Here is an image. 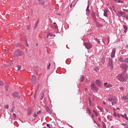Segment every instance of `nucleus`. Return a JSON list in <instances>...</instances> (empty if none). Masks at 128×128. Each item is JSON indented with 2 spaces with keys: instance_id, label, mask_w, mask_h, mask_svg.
Segmentation results:
<instances>
[{
  "instance_id": "f257e3e1",
  "label": "nucleus",
  "mask_w": 128,
  "mask_h": 128,
  "mask_svg": "<svg viewBox=\"0 0 128 128\" xmlns=\"http://www.w3.org/2000/svg\"><path fill=\"white\" fill-rule=\"evenodd\" d=\"M117 78L120 82H124L126 80V76L124 74H119L117 76Z\"/></svg>"
},
{
  "instance_id": "f03ea898",
  "label": "nucleus",
  "mask_w": 128,
  "mask_h": 128,
  "mask_svg": "<svg viewBox=\"0 0 128 128\" xmlns=\"http://www.w3.org/2000/svg\"><path fill=\"white\" fill-rule=\"evenodd\" d=\"M108 102H111L112 103L110 104V106H114V104H116V97H114L112 98H108Z\"/></svg>"
},
{
  "instance_id": "7ed1b4c3",
  "label": "nucleus",
  "mask_w": 128,
  "mask_h": 128,
  "mask_svg": "<svg viewBox=\"0 0 128 128\" xmlns=\"http://www.w3.org/2000/svg\"><path fill=\"white\" fill-rule=\"evenodd\" d=\"M14 56H22V52L20 50H16L15 51V52L14 54Z\"/></svg>"
},
{
  "instance_id": "20e7f679",
  "label": "nucleus",
  "mask_w": 128,
  "mask_h": 128,
  "mask_svg": "<svg viewBox=\"0 0 128 128\" xmlns=\"http://www.w3.org/2000/svg\"><path fill=\"white\" fill-rule=\"evenodd\" d=\"M108 66L109 68L112 70V68L114 66V64H112V59L109 58Z\"/></svg>"
},
{
  "instance_id": "39448f33",
  "label": "nucleus",
  "mask_w": 128,
  "mask_h": 128,
  "mask_svg": "<svg viewBox=\"0 0 128 128\" xmlns=\"http://www.w3.org/2000/svg\"><path fill=\"white\" fill-rule=\"evenodd\" d=\"M90 86L92 90H94V92H98V87L96 86L94 84H92Z\"/></svg>"
},
{
  "instance_id": "423d86ee",
  "label": "nucleus",
  "mask_w": 128,
  "mask_h": 128,
  "mask_svg": "<svg viewBox=\"0 0 128 128\" xmlns=\"http://www.w3.org/2000/svg\"><path fill=\"white\" fill-rule=\"evenodd\" d=\"M84 46H86V48H88V50L92 48V45L90 43H84Z\"/></svg>"
},
{
  "instance_id": "0eeeda50",
  "label": "nucleus",
  "mask_w": 128,
  "mask_h": 128,
  "mask_svg": "<svg viewBox=\"0 0 128 128\" xmlns=\"http://www.w3.org/2000/svg\"><path fill=\"white\" fill-rule=\"evenodd\" d=\"M116 48H113L110 55V56L111 58H114L116 56Z\"/></svg>"
},
{
  "instance_id": "6e6552de",
  "label": "nucleus",
  "mask_w": 128,
  "mask_h": 128,
  "mask_svg": "<svg viewBox=\"0 0 128 128\" xmlns=\"http://www.w3.org/2000/svg\"><path fill=\"white\" fill-rule=\"evenodd\" d=\"M32 82L33 84H36V76H32Z\"/></svg>"
},
{
  "instance_id": "1a4fd4ad",
  "label": "nucleus",
  "mask_w": 128,
  "mask_h": 128,
  "mask_svg": "<svg viewBox=\"0 0 128 128\" xmlns=\"http://www.w3.org/2000/svg\"><path fill=\"white\" fill-rule=\"evenodd\" d=\"M96 84L98 86H102V82H100V80H96Z\"/></svg>"
},
{
  "instance_id": "9d476101",
  "label": "nucleus",
  "mask_w": 128,
  "mask_h": 128,
  "mask_svg": "<svg viewBox=\"0 0 128 128\" xmlns=\"http://www.w3.org/2000/svg\"><path fill=\"white\" fill-rule=\"evenodd\" d=\"M12 96H14V98H20V94L16 92L13 93Z\"/></svg>"
},
{
  "instance_id": "9b49d317",
  "label": "nucleus",
  "mask_w": 128,
  "mask_h": 128,
  "mask_svg": "<svg viewBox=\"0 0 128 128\" xmlns=\"http://www.w3.org/2000/svg\"><path fill=\"white\" fill-rule=\"evenodd\" d=\"M104 86H106V88H112V84H108L107 82L105 83L104 84Z\"/></svg>"
},
{
  "instance_id": "f8f14e48",
  "label": "nucleus",
  "mask_w": 128,
  "mask_h": 128,
  "mask_svg": "<svg viewBox=\"0 0 128 128\" xmlns=\"http://www.w3.org/2000/svg\"><path fill=\"white\" fill-rule=\"evenodd\" d=\"M108 9H105L104 10V16H108Z\"/></svg>"
},
{
  "instance_id": "ddd939ff",
  "label": "nucleus",
  "mask_w": 128,
  "mask_h": 128,
  "mask_svg": "<svg viewBox=\"0 0 128 128\" xmlns=\"http://www.w3.org/2000/svg\"><path fill=\"white\" fill-rule=\"evenodd\" d=\"M44 92H46L44 90L42 91V92H41V94H40V96H41L40 100H42V98H44Z\"/></svg>"
},
{
  "instance_id": "4468645a",
  "label": "nucleus",
  "mask_w": 128,
  "mask_h": 128,
  "mask_svg": "<svg viewBox=\"0 0 128 128\" xmlns=\"http://www.w3.org/2000/svg\"><path fill=\"white\" fill-rule=\"evenodd\" d=\"M93 18H96V16H97V18H98V13L96 12H94L92 13V14Z\"/></svg>"
},
{
  "instance_id": "2eb2a0df",
  "label": "nucleus",
  "mask_w": 128,
  "mask_h": 128,
  "mask_svg": "<svg viewBox=\"0 0 128 128\" xmlns=\"http://www.w3.org/2000/svg\"><path fill=\"white\" fill-rule=\"evenodd\" d=\"M38 1L39 2V4H46L44 0H38Z\"/></svg>"
},
{
  "instance_id": "dca6fc26",
  "label": "nucleus",
  "mask_w": 128,
  "mask_h": 128,
  "mask_svg": "<svg viewBox=\"0 0 128 128\" xmlns=\"http://www.w3.org/2000/svg\"><path fill=\"white\" fill-rule=\"evenodd\" d=\"M120 66L124 68V70H126L128 68V65L126 64H122V65H120Z\"/></svg>"
},
{
  "instance_id": "f3484780",
  "label": "nucleus",
  "mask_w": 128,
  "mask_h": 128,
  "mask_svg": "<svg viewBox=\"0 0 128 128\" xmlns=\"http://www.w3.org/2000/svg\"><path fill=\"white\" fill-rule=\"evenodd\" d=\"M123 28H124V32L126 34V32H128V26H126L124 25Z\"/></svg>"
},
{
  "instance_id": "a211bd4d",
  "label": "nucleus",
  "mask_w": 128,
  "mask_h": 128,
  "mask_svg": "<svg viewBox=\"0 0 128 128\" xmlns=\"http://www.w3.org/2000/svg\"><path fill=\"white\" fill-rule=\"evenodd\" d=\"M46 110L47 112H48V114H52V112H50V108H48V106H46Z\"/></svg>"
},
{
  "instance_id": "6ab92c4d",
  "label": "nucleus",
  "mask_w": 128,
  "mask_h": 128,
  "mask_svg": "<svg viewBox=\"0 0 128 128\" xmlns=\"http://www.w3.org/2000/svg\"><path fill=\"white\" fill-rule=\"evenodd\" d=\"M56 23L54 22L53 24L51 26L52 28H58V26H56Z\"/></svg>"
},
{
  "instance_id": "aec40b11",
  "label": "nucleus",
  "mask_w": 128,
  "mask_h": 128,
  "mask_svg": "<svg viewBox=\"0 0 128 128\" xmlns=\"http://www.w3.org/2000/svg\"><path fill=\"white\" fill-rule=\"evenodd\" d=\"M122 118H125L126 120H128V118L126 116V114H124V115L120 114V115Z\"/></svg>"
},
{
  "instance_id": "412c9836",
  "label": "nucleus",
  "mask_w": 128,
  "mask_h": 128,
  "mask_svg": "<svg viewBox=\"0 0 128 128\" xmlns=\"http://www.w3.org/2000/svg\"><path fill=\"white\" fill-rule=\"evenodd\" d=\"M80 80V82H84V76H81Z\"/></svg>"
},
{
  "instance_id": "4be33fe9",
  "label": "nucleus",
  "mask_w": 128,
  "mask_h": 128,
  "mask_svg": "<svg viewBox=\"0 0 128 128\" xmlns=\"http://www.w3.org/2000/svg\"><path fill=\"white\" fill-rule=\"evenodd\" d=\"M32 114V109L30 108L28 110V115L30 116Z\"/></svg>"
},
{
  "instance_id": "5701e85b",
  "label": "nucleus",
  "mask_w": 128,
  "mask_h": 128,
  "mask_svg": "<svg viewBox=\"0 0 128 128\" xmlns=\"http://www.w3.org/2000/svg\"><path fill=\"white\" fill-rule=\"evenodd\" d=\"M95 40H96V42L98 44H100V40L98 39V38H94Z\"/></svg>"
},
{
  "instance_id": "b1692460",
  "label": "nucleus",
  "mask_w": 128,
  "mask_h": 128,
  "mask_svg": "<svg viewBox=\"0 0 128 128\" xmlns=\"http://www.w3.org/2000/svg\"><path fill=\"white\" fill-rule=\"evenodd\" d=\"M114 1L116 2H120V4H122V2H124L121 0H114Z\"/></svg>"
},
{
  "instance_id": "393cba45",
  "label": "nucleus",
  "mask_w": 128,
  "mask_h": 128,
  "mask_svg": "<svg viewBox=\"0 0 128 128\" xmlns=\"http://www.w3.org/2000/svg\"><path fill=\"white\" fill-rule=\"evenodd\" d=\"M17 68H18V70L20 71V69L22 68V66H20V65H18Z\"/></svg>"
},
{
  "instance_id": "a878e982",
  "label": "nucleus",
  "mask_w": 128,
  "mask_h": 128,
  "mask_svg": "<svg viewBox=\"0 0 128 128\" xmlns=\"http://www.w3.org/2000/svg\"><path fill=\"white\" fill-rule=\"evenodd\" d=\"M48 36H51V38L52 36L54 38V36H56V35H54L50 33H48Z\"/></svg>"
},
{
  "instance_id": "bb28decb",
  "label": "nucleus",
  "mask_w": 128,
  "mask_h": 128,
  "mask_svg": "<svg viewBox=\"0 0 128 128\" xmlns=\"http://www.w3.org/2000/svg\"><path fill=\"white\" fill-rule=\"evenodd\" d=\"M93 112L95 116H98V112H96V110H93Z\"/></svg>"
},
{
  "instance_id": "cd10ccee",
  "label": "nucleus",
  "mask_w": 128,
  "mask_h": 128,
  "mask_svg": "<svg viewBox=\"0 0 128 128\" xmlns=\"http://www.w3.org/2000/svg\"><path fill=\"white\" fill-rule=\"evenodd\" d=\"M38 20L36 23H35V26H34V28H36V26H38Z\"/></svg>"
},
{
  "instance_id": "c85d7f7f",
  "label": "nucleus",
  "mask_w": 128,
  "mask_h": 128,
  "mask_svg": "<svg viewBox=\"0 0 128 128\" xmlns=\"http://www.w3.org/2000/svg\"><path fill=\"white\" fill-rule=\"evenodd\" d=\"M94 71L95 72H100V68H95Z\"/></svg>"
},
{
  "instance_id": "c756f323",
  "label": "nucleus",
  "mask_w": 128,
  "mask_h": 128,
  "mask_svg": "<svg viewBox=\"0 0 128 128\" xmlns=\"http://www.w3.org/2000/svg\"><path fill=\"white\" fill-rule=\"evenodd\" d=\"M124 62H128V58H126L124 60Z\"/></svg>"
},
{
  "instance_id": "7c9ffc66",
  "label": "nucleus",
  "mask_w": 128,
  "mask_h": 128,
  "mask_svg": "<svg viewBox=\"0 0 128 128\" xmlns=\"http://www.w3.org/2000/svg\"><path fill=\"white\" fill-rule=\"evenodd\" d=\"M88 111L90 114H92V112H90V108H88Z\"/></svg>"
},
{
  "instance_id": "2f4dec72",
  "label": "nucleus",
  "mask_w": 128,
  "mask_h": 128,
  "mask_svg": "<svg viewBox=\"0 0 128 128\" xmlns=\"http://www.w3.org/2000/svg\"><path fill=\"white\" fill-rule=\"evenodd\" d=\"M38 116L36 113V112L34 113V118H36V116Z\"/></svg>"
},
{
  "instance_id": "473e14b6",
  "label": "nucleus",
  "mask_w": 128,
  "mask_h": 128,
  "mask_svg": "<svg viewBox=\"0 0 128 128\" xmlns=\"http://www.w3.org/2000/svg\"><path fill=\"white\" fill-rule=\"evenodd\" d=\"M120 62H124V59H122V58H120Z\"/></svg>"
},
{
  "instance_id": "72a5a7b5",
  "label": "nucleus",
  "mask_w": 128,
  "mask_h": 128,
  "mask_svg": "<svg viewBox=\"0 0 128 128\" xmlns=\"http://www.w3.org/2000/svg\"><path fill=\"white\" fill-rule=\"evenodd\" d=\"M120 90H124V87L122 86V87H120Z\"/></svg>"
},
{
  "instance_id": "f704fd0d",
  "label": "nucleus",
  "mask_w": 128,
  "mask_h": 128,
  "mask_svg": "<svg viewBox=\"0 0 128 128\" xmlns=\"http://www.w3.org/2000/svg\"><path fill=\"white\" fill-rule=\"evenodd\" d=\"M50 64H49V65H48V66H47V68L48 70H50Z\"/></svg>"
},
{
  "instance_id": "c9c22d12",
  "label": "nucleus",
  "mask_w": 128,
  "mask_h": 128,
  "mask_svg": "<svg viewBox=\"0 0 128 128\" xmlns=\"http://www.w3.org/2000/svg\"><path fill=\"white\" fill-rule=\"evenodd\" d=\"M4 84V82L0 81V86H2Z\"/></svg>"
},
{
  "instance_id": "e433bc0d",
  "label": "nucleus",
  "mask_w": 128,
  "mask_h": 128,
  "mask_svg": "<svg viewBox=\"0 0 128 128\" xmlns=\"http://www.w3.org/2000/svg\"><path fill=\"white\" fill-rule=\"evenodd\" d=\"M123 98H124V100H128V98H126V96H124Z\"/></svg>"
},
{
  "instance_id": "4c0bfd02",
  "label": "nucleus",
  "mask_w": 128,
  "mask_h": 128,
  "mask_svg": "<svg viewBox=\"0 0 128 128\" xmlns=\"http://www.w3.org/2000/svg\"><path fill=\"white\" fill-rule=\"evenodd\" d=\"M13 116L14 118H16V114H14Z\"/></svg>"
},
{
  "instance_id": "58836bf2",
  "label": "nucleus",
  "mask_w": 128,
  "mask_h": 128,
  "mask_svg": "<svg viewBox=\"0 0 128 128\" xmlns=\"http://www.w3.org/2000/svg\"><path fill=\"white\" fill-rule=\"evenodd\" d=\"M6 90H8V86H6Z\"/></svg>"
},
{
  "instance_id": "ea45409f",
  "label": "nucleus",
  "mask_w": 128,
  "mask_h": 128,
  "mask_svg": "<svg viewBox=\"0 0 128 128\" xmlns=\"http://www.w3.org/2000/svg\"><path fill=\"white\" fill-rule=\"evenodd\" d=\"M114 116H116V112H114Z\"/></svg>"
},
{
  "instance_id": "a19ab883",
  "label": "nucleus",
  "mask_w": 128,
  "mask_h": 128,
  "mask_svg": "<svg viewBox=\"0 0 128 128\" xmlns=\"http://www.w3.org/2000/svg\"><path fill=\"white\" fill-rule=\"evenodd\" d=\"M122 124L123 126H128V124Z\"/></svg>"
},
{
  "instance_id": "79ce46f5",
  "label": "nucleus",
  "mask_w": 128,
  "mask_h": 128,
  "mask_svg": "<svg viewBox=\"0 0 128 128\" xmlns=\"http://www.w3.org/2000/svg\"><path fill=\"white\" fill-rule=\"evenodd\" d=\"M40 114V111H38V112H36L37 114Z\"/></svg>"
},
{
  "instance_id": "37998d69",
  "label": "nucleus",
  "mask_w": 128,
  "mask_h": 128,
  "mask_svg": "<svg viewBox=\"0 0 128 128\" xmlns=\"http://www.w3.org/2000/svg\"><path fill=\"white\" fill-rule=\"evenodd\" d=\"M6 108H7V110H8V105H6Z\"/></svg>"
},
{
  "instance_id": "c03bdc74",
  "label": "nucleus",
  "mask_w": 128,
  "mask_h": 128,
  "mask_svg": "<svg viewBox=\"0 0 128 128\" xmlns=\"http://www.w3.org/2000/svg\"><path fill=\"white\" fill-rule=\"evenodd\" d=\"M86 10L87 12H88V10H88V6L87 7V8L86 9Z\"/></svg>"
},
{
  "instance_id": "a18cd8bd",
  "label": "nucleus",
  "mask_w": 128,
  "mask_h": 128,
  "mask_svg": "<svg viewBox=\"0 0 128 128\" xmlns=\"http://www.w3.org/2000/svg\"><path fill=\"white\" fill-rule=\"evenodd\" d=\"M47 126H48V128H50V124H47Z\"/></svg>"
},
{
  "instance_id": "49530a36",
  "label": "nucleus",
  "mask_w": 128,
  "mask_h": 128,
  "mask_svg": "<svg viewBox=\"0 0 128 128\" xmlns=\"http://www.w3.org/2000/svg\"><path fill=\"white\" fill-rule=\"evenodd\" d=\"M103 104H106V102L103 101Z\"/></svg>"
},
{
  "instance_id": "de8ad7c7",
  "label": "nucleus",
  "mask_w": 128,
  "mask_h": 128,
  "mask_svg": "<svg viewBox=\"0 0 128 128\" xmlns=\"http://www.w3.org/2000/svg\"><path fill=\"white\" fill-rule=\"evenodd\" d=\"M14 108H16L14 107V106H13L12 110H14Z\"/></svg>"
},
{
  "instance_id": "09e8293b",
  "label": "nucleus",
  "mask_w": 128,
  "mask_h": 128,
  "mask_svg": "<svg viewBox=\"0 0 128 128\" xmlns=\"http://www.w3.org/2000/svg\"><path fill=\"white\" fill-rule=\"evenodd\" d=\"M50 36V35H48V34H47L46 37L48 38Z\"/></svg>"
},
{
  "instance_id": "8fccbe9b",
  "label": "nucleus",
  "mask_w": 128,
  "mask_h": 128,
  "mask_svg": "<svg viewBox=\"0 0 128 128\" xmlns=\"http://www.w3.org/2000/svg\"><path fill=\"white\" fill-rule=\"evenodd\" d=\"M92 118H94V114H92Z\"/></svg>"
},
{
  "instance_id": "3c124183",
  "label": "nucleus",
  "mask_w": 128,
  "mask_h": 128,
  "mask_svg": "<svg viewBox=\"0 0 128 128\" xmlns=\"http://www.w3.org/2000/svg\"><path fill=\"white\" fill-rule=\"evenodd\" d=\"M118 118H120V114H118Z\"/></svg>"
},
{
  "instance_id": "603ef678",
  "label": "nucleus",
  "mask_w": 128,
  "mask_h": 128,
  "mask_svg": "<svg viewBox=\"0 0 128 128\" xmlns=\"http://www.w3.org/2000/svg\"><path fill=\"white\" fill-rule=\"evenodd\" d=\"M126 18L128 20V16H126Z\"/></svg>"
},
{
  "instance_id": "864d4df0",
  "label": "nucleus",
  "mask_w": 128,
  "mask_h": 128,
  "mask_svg": "<svg viewBox=\"0 0 128 128\" xmlns=\"http://www.w3.org/2000/svg\"><path fill=\"white\" fill-rule=\"evenodd\" d=\"M98 120H100V118H98Z\"/></svg>"
},
{
  "instance_id": "5fc2aeb1",
  "label": "nucleus",
  "mask_w": 128,
  "mask_h": 128,
  "mask_svg": "<svg viewBox=\"0 0 128 128\" xmlns=\"http://www.w3.org/2000/svg\"><path fill=\"white\" fill-rule=\"evenodd\" d=\"M126 126L125 128H128V125L127 126Z\"/></svg>"
},
{
  "instance_id": "6e6d98bb",
  "label": "nucleus",
  "mask_w": 128,
  "mask_h": 128,
  "mask_svg": "<svg viewBox=\"0 0 128 128\" xmlns=\"http://www.w3.org/2000/svg\"><path fill=\"white\" fill-rule=\"evenodd\" d=\"M89 102L90 103V98H89Z\"/></svg>"
},
{
  "instance_id": "4d7b16f0",
  "label": "nucleus",
  "mask_w": 128,
  "mask_h": 128,
  "mask_svg": "<svg viewBox=\"0 0 128 128\" xmlns=\"http://www.w3.org/2000/svg\"><path fill=\"white\" fill-rule=\"evenodd\" d=\"M110 42V38L108 39V44Z\"/></svg>"
},
{
  "instance_id": "13d9d810",
  "label": "nucleus",
  "mask_w": 128,
  "mask_h": 128,
  "mask_svg": "<svg viewBox=\"0 0 128 128\" xmlns=\"http://www.w3.org/2000/svg\"><path fill=\"white\" fill-rule=\"evenodd\" d=\"M14 109H12V112H14Z\"/></svg>"
},
{
  "instance_id": "bf43d9fd",
  "label": "nucleus",
  "mask_w": 128,
  "mask_h": 128,
  "mask_svg": "<svg viewBox=\"0 0 128 128\" xmlns=\"http://www.w3.org/2000/svg\"><path fill=\"white\" fill-rule=\"evenodd\" d=\"M113 110H114L116 111V108H114Z\"/></svg>"
},
{
  "instance_id": "052dcab7",
  "label": "nucleus",
  "mask_w": 128,
  "mask_h": 128,
  "mask_svg": "<svg viewBox=\"0 0 128 128\" xmlns=\"http://www.w3.org/2000/svg\"><path fill=\"white\" fill-rule=\"evenodd\" d=\"M36 46H38V44H36Z\"/></svg>"
},
{
  "instance_id": "680f3d73",
  "label": "nucleus",
  "mask_w": 128,
  "mask_h": 128,
  "mask_svg": "<svg viewBox=\"0 0 128 128\" xmlns=\"http://www.w3.org/2000/svg\"><path fill=\"white\" fill-rule=\"evenodd\" d=\"M88 90V88H85V90Z\"/></svg>"
},
{
  "instance_id": "e2e57ef3",
  "label": "nucleus",
  "mask_w": 128,
  "mask_h": 128,
  "mask_svg": "<svg viewBox=\"0 0 128 128\" xmlns=\"http://www.w3.org/2000/svg\"><path fill=\"white\" fill-rule=\"evenodd\" d=\"M106 112H108V110H107V109H106Z\"/></svg>"
},
{
  "instance_id": "0e129e2a",
  "label": "nucleus",
  "mask_w": 128,
  "mask_h": 128,
  "mask_svg": "<svg viewBox=\"0 0 128 128\" xmlns=\"http://www.w3.org/2000/svg\"><path fill=\"white\" fill-rule=\"evenodd\" d=\"M28 30H30V28H29V27H28Z\"/></svg>"
},
{
  "instance_id": "69168bd1",
  "label": "nucleus",
  "mask_w": 128,
  "mask_h": 128,
  "mask_svg": "<svg viewBox=\"0 0 128 128\" xmlns=\"http://www.w3.org/2000/svg\"><path fill=\"white\" fill-rule=\"evenodd\" d=\"M116 110H120V108H116Z\"/></svg>"
},
{
  "instance_id": "338daca9",
  "label": "nucleus",
  "mask_w": 128,
  "mask_h": 128,
  "mask_svg": "<svg viewBox=\"0 0 128 128\" xmlns=\"http://www.w3.org/2000/svg\"><path fill=\"white\" fill-rule=\"evenodd\" d=\"M127 96H128V94H127Z\"/></svg>"
},
{
  "instance_id": "774afa93",
  "label": "nucleus",
  "mask_w": 128,
  "mask_h": 128,
  "mask_svg": "<svg viewBox=\"0 0 128 128\" xmlns=\"http://www.w3.org/2000/svg\"><path fill=\"white\" fill-rule=\"evenodd\" d=\"M70 6H72V4L70 5Z\"/></svg>"
}]
</instances>
